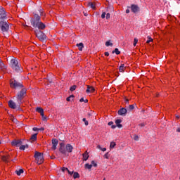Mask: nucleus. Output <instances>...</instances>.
Masks as SVG:
<instances>
[{
	"mask_svg": "<svg viewBox=\"0 0 180 180\" xmlns=\"http://www.w3.org/2000/svg\"><path fill=\"white\" fill-rule=\"evenodd\" d=\"M40 15L34 14V18L31 19V24L33 27H37L39 30H44L46 29V25L40 21Z\"/></svg>",
	"mask_w": 180,
	"mask_h": 180,
	"instance_id": "1",
	"label": "nucleus"
},
{
	"mask_svg": "<svg viewBox=\"0 0 180 180\" xmlns=\"http://www.w3.org/2000/svg\"><path fill=\"white\" fill-rule=\"evenodd\" d=\"M27 92V89L25 87H22L20 91L17 93V102L18 103V106H20V104L22 103V101L25 98L26 96Z\"/></svg>",
	"mask_w": 180,
	"mask_h": 180,
	"instance_id": "2",
	"label": "nucleus"
},
{
	"mask_svg": "<svg viewBox=\"0 0 180 180\" xmlns=\"http://www.w3.org/2000/svg\"><path fill=\"white\" fill-rule=\"evenodd\" d=\"M11 65L13 70H15V71H17L18 72H22V68H20V65H19V61L16 58H13L11 60Z\"/></svg>",
	"mask_w": 180,
	"mask_h": 180,
	"instance_id": "3",
	"label": "nucleus"
},
{
	"mask_svg": "<svg viewBox=\"0 0 180 180\" xmlns=\"http://www.w3.org/2000/svg\"><path fill=\"white\" fill-rule=\"evenodd\" d=\"M34 157L38 165H40L41 164H43V162H44V158L43 157V153L40 152H35Z\"/></svg>",
	"mask_w": 180,
	"mask_h": 180,
	"instance_id": "4",
	"label": "nucleus"
},
{
	"mask_svg": "<svg viewBox=\"0 0 180 180\" xmlns=\"http://www.w3.org/2000/svg\"><path fill=\"white\" fill-rule=\"evenodd\" d=\"M10 86L11 88H13L14 89H22L23 84L15 79H11L10 81Z\"/></svg>",
	"mask_w": 180,
	"mask_h": 180,
	"instance_id": "5",
	"label": "nucleus"
},
{
	"mask_svg": "<svg viewBox=\"0 0 180 180\" xmlns=\"http://www.w3.org/2000/svg\"><path fill=\"white\" fill-rule=\"evenodd\" d=\"M0 29L1 32H8V30H9V24L6 21H1Z\"/></svg>",
	"mask_w": 180,
	"mask_h": 180,
	"instance_id": "6",
	"label": "nucleus"
},
{
	"mask_svg": "<svg viewBox=\"0 0 180 180\" xmlns=\"http://www.w3.org/2000/svg\"><path fill=\"white\" fill-rule=\"evenodd\" d=\"M35 33H36V36L39 39V40H40L41 41H44V40H46V37L43 32L39 30V31L36 32Z\"/></svg>",
	"mask_w": 180,
	"mask_h": 180,
	"instance_id": "7",
	"label": "nucleus"
},
{
	"mask_svg": "<svg viewBox=\"0 0 180 180\" xmlns=\"http://www.w3.org/2000/svg\"><path fill=\"white\" fill-rule=\"evenodd\" d=\"M59 151H60V153H61V154H64V155H65V154H67V150L65 149V145H64V143H60Z\"/></svg>",
	"mask_w": 180,
	"mask_h": 180,
	"instance_id": "8",
	"label": "nucleus"
},
{
	"mask_svg": "<svg viewBox=\"0 0 180 180\" xmlns=\"http://www.w3.org/2000/svg\"><path fill=\"white\" fill-rule=\"evenodd\" d=\"M131 11L134 13H137L138 12H140V7L136 4H132L131 6Z\"/></svg>",
	"mask_w": 180,
	"mask_h": 180,
	"instance_id": "9",
	"label": "nucleus"
},
{
	"mask_svg": "<svg viewBox=\"0 0 180 180\" xmlns=\"http://www.w3.org/2000/svg\"><path fill=\"white\" fill-rule=\"evenodd\" d=\"M6 11H5V8L1 7L0 8V19H6Z\"/></svg>",
	"mask_w": 180,
	"mask_h": 180,
	"instance_id": "10",
	"label": "nucleus"
},
{
	"mask_svg": "<svg viewBox=\"0 0 180 180\" xmlns=\"http://www.w3.org/2000/svg\"><path fill=\"white\" fill-rule=\"evenodd\" d=\"M11 146L13 147H20L22 146V141L15 139L11 142Z\"/></svg>",
	"mask_w": 180,
	"mask_h": 180,
	"instance_id": "11",
	"label": "nucleus"
},
{
	"mask_svg": "<svg viewBox=\"0 0 180 180\" xmlns=\"http://www.w3.org/2000/svg\"><path fill=\"white\" fill-rule=\"evenodd\" d=\"M57 146H58V140L56 139H52V149L57 150Z\"/></svg>",
	"mask_w": 180,
	"mask_h": 180,
	"instance_id": "12",
	"label": "nucleus"
},
{
	"mask_svg": "<svg viewBox=\"0 0 180 180\" xmlns=\"http://www.w3.org/2000/svg\"><path fill=\"white\" fill-rule=\"evenodd\" d=\"M126 113H127V110L126 108H121L118 110V115H120V116H126Z\"/></svg>",
	"mask_w": 180,
	"mask_h": 180,
	"instance_id": "13",
	"label": "nucleus"
},
{
	"mask_svg": "<svg viewBox=\"0 0 180 180\" xmlns=\"http://www.w3.org/2000/svg\"><path fill=\"white\" fill-rule=\"evenodd\" d=\"M8 106L11 109H16V108H17L16 103L15 102H13V101H12V100L8 101Z\"/></svg>",
	"mask_w": 180,
	"mask_h": 180,
	"instance_id": "14",
	"label": "nucleus"
},
{
	"mask_svg": "<svg viewBox=\"0 0 180 180\" xmlns=\"http://www.w3.org/2000/svg\"><path fill=\"white\" fill-rule=\"evenodd\" d=\"M86 94H94L95 92V88L93 86H87V89L86 90Z\"/></svg>",
	"mask_w": 180,
	"mask_h": 180,
	"instance_id": "15",
	"label": "nucleus"
},
{
	"mask_svg": "<svg viewBox=\"0 0 180 180\" xmlns=\"http://www.w3.org/2000/svg\"><path fill=\"white\" fill-rule=\"evenodd\" d=\"M72 146H71L70 144L68 143L65 146V150L66 151H68V153H72Z\"/></svg>",
	"mask_w": 180,
	"mask_h": 180,
	"instance_id": "16",
	"label": "nucleus"
},
{
	"mask_svg": "<svg viewBox=\"0 0 180 180\" xmlns=\"http://www.w3.org/2000/svg\"><path fill=\"white\" fill-rule=\"evenodd\" d=\"M0 70L1 71H5V70H6V65H5V63H4L1 60H0Z\"/></svg>",
	"mask_w": 180,
	"mask_h": 180,
	"instance_id": "17",
	"label": "nucleus"
},
{
	"mask_svg": "<svg viewBox=\"0 0 180 180\" xmlns=\"http://www.w3.org/2000/svg\"><path fill=\"white\" fill-rule=\"evenodd\" d=\"M37 140V134H34L32 135L31 138L30 139V143H34V141H36Z\"/></svg>",
	"mask_w": 180,
	"mask_h": 180,
	"instance_id": "18",
	"label": "nucleus"
},
{
	"mask_svg": "<svg viewBox=\"0 0 180 180\" xmlns=\"http://www.w3.org/2000/svg\"><path fill=\"white\" fill-rule=\"evenodd\" d=\"M121 123H122V120H117L115 121V124H116L117 127H118L119 129H122V127Z\"/></svg>",
	"mask_w": 180,
	"mask_h": 180,
	"instance_id": "19",
	"label": "nucleus"
},
{
	"mask_svg": "<svg viewBox=\"0 0 180 180\" xmlns=\"http://www.w3.org/2000/svg\"><path fill=\"white\" fill-rule=\"evenodd\" d=\"M89 158V155L88 154V151H86L83 153V161H86Z\"/></svg>",
	"mask_w": 180,
	"mask_h": 180,
	"instance_id": "20",
	"label": "nucleus"
},
{
	"mask_svg": "<svg viewBox=\"0 0 180 180\" xmlns=\"http://www.w3.org/2000/svg\"><path fill=\"white\" fill-rule=\"evenodd\" d=\"M37 112H38V113H40L41 115H43L44 114V110H43V108H37L36 109Z\"/></svg>",
	"mask_w": 180,
	"mask_h": 180,
	"instance_id": "21",
	"label": "nucleus"
},
{
	"mask_svg": "<svg viewBox=\"0 0 180 180\" xmlns=\"http://www.w3.org/2000/svg\"><path fill=\"white\" fill-rule=\"evenodd\" d=\"M88 6H90L91 9H96L95 3L89 2Z\"/></svg>",
	"mask_w": 180,
	"mask_h": 180,
	"instance_id": "22",
	"label": "nucleus"
},
{
	"mask_svg": "<svg viewBox=\"0 0 180 180\" xmlns=\"http://www.w3.org/2000/svg\"><path fill=\"white\" fill-rule=\"evenodd\" d=\"M79 51H82V49H84V44L79 43L77 44Z\"/></svg>",
	"mask_w": 180,
	"mask_h": 180,
	"instance_id": "23",
	"label": "nucleus"
},
{
	"mask_svg": "<svg viewBox=\"0 0 180 180\" xmlns=\"http://www.w3.org/2000/svg\"><path fill=\"white\" fill-rule=\"evenodd\" d=\"M1 160L2 161H4V162H8V160H9V156H2Z\"/></svg>",
	"mask_w": 180,
	"mask_h": 180,
	"instance_id": "24",
	"label": "nucleus"
},
{
	"mask_svg": "<svg viewBox=\"0 0 180 180\" xmlns=\"http://www.w3.org/2000/svg\"><path fill=\"white\" fill-rule=\"evenodd\" d=\"M119 71L123 72L124 71V64H122L119 68Z\"/></svg>",
	"mask_w": 180,
	"mask_h": 180,
	"instance_id": "25",
	"label": "nucleus"
},
{
	"mask_svg": "<svg viewBox=\"0 0 180 180\" xmlns=\"http://www.w3.org/2000/svg\"><path fill=\"white\" fill-rule=\"evenodd\" d=\"M25 148H29V145H22L20 146V150H25Z\"/></svg>",
	"mask_w": 180,
	"mask_h": 180,
	"instance_id": "26",
	"label": "nucleus"
},
{
	"mask_svg": "<svg viewBox=\"0 0 180 180\" xmlns=\"http://www.w3.org/2000/svg\"><path fill=\"white\" fill-rule=\"evenodd\" d=\"M73 178H74V179H77V178H79V174L78 172H75L73 174Z\"/></svg>",
	"mask_w": 180,
	"mask_h": 180,
	"instance_id": "27",
	"label": "nucleus"
},
{
	"mask_svg": "<svg viewBox=\"0 0 180 180\" xmlns=\"http://www.w3.org/2000/svg\"><path fill=\"white\" fill-rule=\"evenodd\" d=\"M17 175L20 176L21 174H23V169H20L19 170H17L16 172Z\"/></svg>",
	"mask_w": 180,
	"mask_h": 180,
	"instance_id": "28",
	"label": "nucleus"
},
{
	"mask_svg": "<svg viewBox=\"0 0 180 180\" xmlns=\"http://www.w3.org/2000/svg\"><path fill=\"white\" fill-rule=\"evenodd\" d=\"M75 89H77V86L73 85L70 87V91H71V92H74V91H75Z\"/></svg>",
	"mask_w": 180,
	"mask_h": 180,
	"instance_id": "29",
	"label": "nucleus"
},
{
	"mask_svg": "<svg viewBox=\"0 0 180 180\" xmlns=\"http://www.w3.org/2000/svg\"><path fill=\"white\" fill-rule=\"evenodd\" d=\"M115 146H116V143H115V142L110 143V148H115Z\"/></svg>",
	"mask_w": 180,
	"mask_h": 180,
	"instance_id": "30",
	"label": "nucleus"
},
{
	"mask_svg": "<svg viewBox=\"0 0 180 180\" xmlns=\"http://www.w3.org/2000/svg\"><path fill=\"white\" fill-rule=\"evenodd\" d=\"M105 46H106L107 47H109V46H113V44H112V43H110V41H107L105 42Z\"/></svg>",
	"mask_w": 180,
	"mask_h": 180,
	"instance_id": "31",
	"label": "nucleus"
},
{
	"mask_svg": "<svg viewBox=\"0 0 180 180\" xmlns=\"http://www.w3.org/2000/svg\"><path fill=\"white\" fill-rule=\"evenodd\" d=\"M85 168H87V169H91V168H92V165H89L87 163L85 165Z\"/></svg>",
	"mask_w": 180,
	"mask_h": 180,
	"instance_id": "32",
	"label": "nucleus"
},
{
	"mask_svg": "<svg viewBox=\"0 0 180 180\" xmlns=\"http://www.w3.org/2000/svg\"><path fill=\"white\" fill-rule=\"evenodd\" d=\"M112 53H115L118 56V54H120V52L119 51V49L116 48Z\"/></svg>",
	"mask_w": 180,
	"mask_h": 180,
	"instance_id": "33",
	"label": "nucleus"
},
{
	"mask_svg": "<svg viewBox=\"0 0 180 180\" xmlns=\"http://www.w3.org/2000/svg\"><path fill=\"white\" fill-rule=\"evenodd\" d=\"M41 116V120L44 121V122H46V120H47V117L44 116V114H42Z\"/></svg>",
	"mask_w": 180,
	"mask_h": 180,
	"instance_id": "34",
	"label": "nucleus"
},
{
	"mask_svg": "<svg viewBox=\"0 0 180 180\" xmlns=\"http://www.w3.org/2000/svg\"><path fill=\"white\" fill-rule=\"evenodd\" d=\"M74 98V96H69V97H68L67 98H66V101H68V102H70V101H71V99H72Z\"/></svg>",
	"mask_w": 180,
	"mask_h": 180,
	"instance_id": "35",
	"label": "nucleus"
},
{
	"mask_svg": "<svg viewBox=\"0 0 180 180\" xmlns=\"http://www.w3.org/2000/svg\"><path fill=\"white\" fill-rule=\"evenodd\" d=\"M151 41H153V38L148 37V41H146V43H151Z\"/></svg>",
	"mask_w": 180,
	"mask_h": 180,
	"instance_id": "36",
	"label": "nucleus"
},
{
	"mask_svg": "<svg viewBox=\"0 0 180 180\" xmlns=\"http://www.w3.org/2000/svg\"><path fill=\"white\" fill-rule=\"evenodd\" d=\"M79 102H84L85 103H86L88 102V99H84V98H82L80 100H79Z\"/></svg>",
	"mask_w": 180,
	"mask_h": 180,
	"instance_id": "37",
	"label": "nucleus"
},
{
	"mask_svg": "<svg viewBox=\"0 0 180 180\" xmlns=\"http://www.w3.org/2000/svg\"><path fill=\"white\" fill-rule=\"evenodd\" d=\"M139 41V39H137L136 38H135L134 39V46H136L137 44V42Z\"/></svg>",
	"mask_w": 180,
	"mask_h": 180,
	"instance_id": "38",
	"label": "nucleus"
},
{
	"mask_svg": "<svg viewBox=\"0 0 180 180\" xmlns=\"http://www.w3.org/2000/svg\"><path fill=\"white\" fill-rule=\"evenodd\" d=\"M83 122H84V124L85 126H88L89 123H88V121H86V118H83Z\"/></svg>",
	"mask_w": 180,
	"mask_h": 180,
	"instance_id": "39",
	"label": "nucleus"
},
{
	"mask_svg": "<svg viewBox=\"0 0 180 180\" xmlns=\"http://www.w3.org/2000/svg\"><path fill=\"white\" fill-rule=\"evenodd\" d=\"M129 110H133V109H134V105H129Z\"/></svg>",
	"mask_w": 180,
	"mask_h": 180,
	"instance_id": "40",
	"label": "nucleus"
},
{
	"mask_svg": "<svg viewBox=\"0 0 180 180\" xmlns=\"http://www.w3.org/2000/svg\"><path fill=\"white\" fill-rule=\"evenodd\" d=\"M91 165H93V167H98V164H96L94 160L91 161Z\"/></svg>",
	"mask_w": 180,
	"mask_h": 180,
	"instance_id": "41",
	"label": "nucleus"
},
{
	"mask_svg": "<svg viewBox=\"0 0 180 180\" xmlns=\"http://www.w3.org/2000/svg\"><path fill=\"white\" fill-rule=\"evenodd\" d=\"M134 140H135L136 141H138V140H139V136L134 135Z\"/></svg>",
	"mask_w": 180,
	"mask_h": 180,
	"instance_id": "42",
	"label": "nucleus"
},
{
	"mask_svg": "<svg viewBox=\"0 0 180 180\" xmlns=\"http://www.w3.org/2000/svg\"><path fill=\"white\" fill-rule=\"evenodd\" d=\"M106 16V13L103 12L101 15L102 19H105V17Z\"/></svg>",
	"mask_w": 180,
	"mask_h": 180,
	"instance_id": "43",
	"label": "nucleus"
},
{
	"mask_svg": "<svg viewBox=\"0 0 180 180\" xmlns=\"http://www.w3.org/2000/svg\"><path fill=\"white\" fill-rule=\"evenodd\" d=\"M106 19L108 20V19H110V13H108L107 14H106Z\"/></svg>",
	"mask_w": 180,
	"mask_h": 180,
	"instance_id": "44",
	"label": "nucleus"
},
{
	"mask_svg": "<svg viewBox=\"0 0 180 180\" xmlns=\"http://www.w3.org/2000/svg\"><path fill=\"white\" fill-rule=\"evenodd\" d=\"M62 171H63V172H65V171H68V168L63 167Z\"/></svg>",
	"mask_w": 180,
	"mask_h": 180,
	"instance_id": "45",
	"label": "nucleus"
},
{
	"mask_svg": "<svg viewBox=\"0 0 180 180\" xmlns=\"http://www.w3.org/2000/svg\"><path fill=\"white\" fill-rule=\"evenodd\" d=\"M32 130H33L34 131H37V130H39V128H37V127H34V128L32 129Z\"/></svg>",
	"mask_w": 180,
	"mask_h": 180,
	"instance_id": "46",
	"label": "nucleus"
},
{
	"mask_svg": "<svg viewBox=\"0 0 180 180\" xmlns=\"http://www.w3.org/2000/svg\"><path fill=\"white\" fill-rule=\"evenodd\" d=\"M108 126H113V122H108Z\"/></svg>",
	"mask_w": 180,
	"mask_h": 180,
	"instance_id": "47",
	"label": "nucleus"
},
{
	"mask_svg": "<svg viewBox=\"0 0 180 180\" xmlns=\"http://www.w3.org/2000/svg\"><path fill=\"white\" fill-rule=\"evenodd\" d=\"M105 56H106V57H109V52H105Z\"/></svg>",
	"mask_w": 180,
	"mask_h": 180,
	"instance_id": "48",
	"label": "nucleus"
},
{
	"mask_svg": "<svg viewBox=\"0 0 180 180\" xmlns=\"http://www.w3.org/2000/svg\"><path fill=\"white\" fill-rule=\"evenodd\" d=\"M68 172L70 175H72V174H74V172H70L69 170L68 171Z\"/></svg>",
	"mask_w": 180,
	"mask_h": 180,
	"instance_id": "49",
	"label": "nucleus"
},
{
	"mask_svg": "<svg viewBox=\"0 0 180 180\" xmlns=\"http://www.w3.org/2000/svg\"><path fill=\"white\" fill-rule=\"evenodd\" d=\"M105 158H109V156H108V153L104 155Z\"/></svg>",
	"mask_w": 180,
	"mask_h": 180,
	"instance_id": "50",
	"label": "nucleus"
},
{
	"mask_svg": "<svg viewBox=\"0 0 180 180\" xmlns=\"http://www.w3.org/2000/svg\"><path fill=\"white\" fill-rule=\"evenodd\" d=\"M139 126H141V127H144L145 124H144V123H141L139 124Z\"/></svg>",
	"mask_w": 180,
	"mask_h": 180,
	"instance_id": "51",
	"label": "nucleus"
},
{
	"mask_svg": "<svg viewBox=\"0 0 180 180\" xmlns=\"http://www.w3.org/2000/svg\"><path fill=\"white\" fill-rule=\"evenodd\" d=\"M101 151H103V152L106 151V148H101Z\"/></svg>",
	"mask_w": 180,
	"mask_h": 180,
	"instance_id": "52",
	"label": "nucleus"
},
{
	"mask_svg": "<svg viewBox=\"0 0 180 180\" xmlns=\"http://www.w3.org/2000/svg\"><path fill=\"white\" fill-rule=\"evenodd\" d=\"M126 13H130V10L127 9V10H126Z\"/></svg>",
	"mask_w": 180,
	"mask_h": 180,
	"instance_id": "53",
	"label": "nucleus"
},
{
	"mask_svg": "<svg viewBox=\"0 0 180 180\" xmlns=\"http://www.w3.org/2000/svg\"><path fill=\"white\" fill-rule=\"evenodd\" d=\"M97 148H98V150H102V147H101L99 145L97 146Z\"/></svg>",
	"mask_w": 180,
	"mask_h": 180,
	"instance_id": "54",
	"label": "nucleus"
},
{
	"mask_svg": "<svg viewBox=\"0 0 180 180\" xmlns=\"http://www.w3.org/2000/svg\"><path fill=\"white\" fill-rule=\"evenodd\" d=\"M111 127H112V129H116V125H112Z\"/></svg>",
	"mask_w": 180,
	"mask_h": 180,
	"instance_id": "55",
	"label": "nucleus"
},
{
	"mask_svg": "<svg viewBox=\"0 0 180 180\" xmlns=\"http://www.w3.org/2000/svg\"><path fill=\"white\" fill-rule=\"evenodd\" d=\"M39 130H41L43 131H44V128L41 127V128L39 129Z\"/></svg>",
	"mask_w": 180,
	"mask_h": 180,
	"instance_id": "56",
	"label": "nucleus"
},
{
	"mask_svg": "<svg viewBox=\"0 0 180 180\" xmlns=\"http://www.w3.org/2000/svg\"><path fill=\"white\" fill-rule=\"evenodd\" d=\"M125 102H126V103H129V100L126 99Z\"/></svg>",
	"mask_w": 180,
	"mask_h": 180,
	"instance_id": "57",
	"label": "nucleus"
},
{
	"mask_svg": "<svg viewBox=\"0 0 180 180\" xmlns=\"http://www.w3.org/2000/svg\"><path fill=\"white\" fill-rule=\"evenodd\" d=\"M176 119H179L180 117H179V115H176Z\"/></svg>",
	"mask_w": 180,
	"mask_h": 180,
	"instance_id": "58",
	"label": "nucleus"
},
{
	"mask_svg": "<svg viewBox=\"0 0 180 180\" xmlns=\"http://www.w3.org/2000/svg\"><path fill=\"white\" fill-rule=\"evenodd\" d=\"M177 131H179H179H180V130L179 129V130H177Z\"/></svg>",
	"mask_w": 180,
	"mask_h": 180,
	"instance_id": "59",
	"label": "nucleus"
},
{
	"mask_svg": "<svg viewBox=\"0 0 180 180\" xmlns=\"http://www.w3.org/2000/svg\"><path fill=\"white\" fill-rule=\"evenodd\" d=\"M0 144H1V141H0Z\"/></svg>",
	"mask_w": 180,
	"mask_h": 180,
	"instance_id": "60",
	"label": "nucleus"
},
{
	"mask_svg": "<svg viewBox=\"0 0 180 180\" xmlns=\"http://www.w3.org/2000/svg\"><path fill=\"white\" fill-rule=\"evenodd\" d=\"M103 180H105V179H104Z\"/></svg>",
	"mask_w": 180,
	"mask_h": 180,
	"instance_id": "61",
	"label": "nucleus"
}]
</instances>
